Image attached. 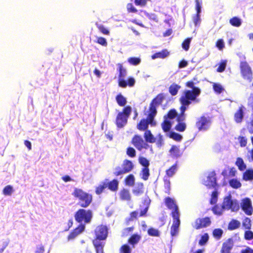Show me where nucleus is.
Wrapping results in <instances>:
<instances>
[{
	"label": "nucleus",
	"instance_id": "obj_1",
	"mask_svg": "<svg viewBox=\"0 0 253 253\" xmlns=\"http://www.w3.org/2000/svg\"><path fill=\"white\" fill-rule=\"evenodd\" d=\"M75 219L80 224L68 235V240H72L83 232L85 229V224L89 223L92 218L90 210L80 209L74 214Z\"/></svg>",
	"mask_w": 253,
	"mask_h": 253
},
{
	"label": "nucleus",
	"instance_id": "obj_2",
	"mask_svg": "<svg viewBox=\"0 0 253 253\" xmlns=\"http://www.w3.org/2000/svg\"><path fill=\"white\" fill-rule=\"evenodd\" d=\"M165 98V96L163 93L158 94L154 99H152L150 103L149 109L147 111L146 118H143L141 119V124H146L147 123H150L154 124V119L157 114V107L162 104L163 101Z\"/></svg>",
	"mask_w": 253,
	"mask_h": 253
},
{
	"label": "nucleus",
	"instance_id": "obj_3",
	"mask_svg": "<svg viewBox=\"0 0 253 253\" xmlns=\"http://www.w3.org/2000/svg\"><path fill=\"white\" fill-rule=\"evenodd\" d=\"M72 195L78 199V204L82 208L88 207L92 201V196L82 189L75 188L72 193Z\"/></svg>",
	"mask_w": 253,
	"mask_h": 253
},
{
	"label": "nucleus",
	"instance_id": "obj_4",
	"mask_svg": "<svg viewBox=\"0 0 253 253\" xmlns=\"http://www.w3.org/2000/svg\"><path fill=\"white\" fill-rule=\"evenodd\" d=\"M108 234V229L106 225H99L97 226L94 230L95 238L92 241V244L94 247V244H100L103 245L102 249H104L105 243L100 242L105 240Z\"/></svg>",
	"mask_w": 253,
	"mask_h": 253
},
{
	"label": "nucleus",
	"instance_id": "obj_5",
	"mask_svg": "<svg viewBox=\"0 0 253 253\" xmlns=\"http://www.w3.org/2000/svg\"><path fill=\"white\" fill-rule=\"evenodd\" d=\"M131 112V107L130 106L125 107L122 112H120L116 119V125L118 127L122 128L127 123V119Z\"/></svg>",
	"mask_w": 253,
	"mask_h": 253
},
{
	"label": "nucleus",
	"instance_id": "obj_6",
	"mask_svg": "<svg viewBox=\"0 0 253 253\" xmlns=\"http://www.w3.org/2000/svg\"><path fill=\"white\" fill-rule=\"evenodd\" d=\"M239 68L242 78L249 83L252 82L253 79V72L249 63L246 61H241Z\"/></svg>",
	"mask_w": 253,
	"mask_h": 253
},
{
	"label": "nucleus",
	"instance_id": "obj_7",
	"mask_svg": "<svg viewBox=\"0 0 253 253\" xmlns=\"http://www.w3.org/2000/svg\"><path fill=\"white\" fill-rule=\"evenodd\" d=\"M141 122V119L137 125V128L140 131H145V132L144 133V137L146 142L151 143H154L155 142L156 139L154 137L153 135L152 134L151 131L148 129V128L149 125H150V126H155L157 124L156 122L154 120V124L150 123H147L146 125L145 124H140Z\"/></svg>",
	"mask_w": 253,
	"mask_h": 253
},
{
	"label": "nucleus",
	"instance_id": "obj_8",
	"mask_svg": "<svg viewBox=\"0 0 253 253\" xmlns=\"http://www.w3.org/2000/svg\"><path fill=\"white\" fill-rule=\"evenodd\" d=\"M134 168L132 162L129 160L125 159L123 161L121 166H117L113 172L115 176H118L130 172Z\"/></svg>",
	"mask_w": 253,
	"mask_h": 253
},
{
	"label": "nucleus",
	"instance_id": "obj_9",
	"mask_svg": "<svg viewBox=\"0 0 253 253\" xmlns=\"http://www.w3.org/2000/svg\"><path fill=\"white\" fill-rule=\"evenodd\" d=\"M211 123V118L203 115L197 119L195 126L199 131H206L209 128Z\"/></svg>",
	"mask_w": 253,
	"mask_h": 253
},
{
	"label": "nucleus",
	"instance_id": "obj_10",
	"mask_svg": "<svg viewBox=\"0 0 253 253\" xmlns=\"http://www.w3.org/2000/svg\"><path fill=\"white\" fill-rule=\"evenodd\" d=\"M222 209L224 210H231L232 211H237L240 209L239 203L237 200H232L231 196L229 195L226 197L222 204Z\"/></svg>",
	"mask_w": 253,
	"mask_h": 253
},
{
	"label": "nucleus",
	"instance_id": "obj_11",
	"mask_svg": "<svg viewBox=\"0 0 253 253\" xmlns=\"http://www.w3.org/2000/svg\"><path fill=\"white\" fill-rule=\"evenodd\" d=\"M192 96H188V94L185 96L181 95L179 98V102L181 106L179 108L180 113L185 114V111L187 109L189 105H190L192 102H198V99L192 98Z\"/></svg>",
	"mask_w": 253,
	"mask_h": 253
},
{
	"label": "nucleus",
	"instance_id": "obj_12",
	"mask_svg": "<svg viewBox=\"0 0 253 253\" xmlns=\"http://www.w3.org/2000/svg\"><path fill=\"white\" fill-rule=\"evenodd\" d=\"M185 85L192 89L184 90L182 95L185 96V95L188 94V96H192L193 97L192 98L197 99V97L201 93V89L194 86V83L192 81L187 82L185 84Z\"/></svg>",
	"mask_w": 253,
	"mask_h": 253
},
{
	"label": "nucleus",
	"instance_id": "obj_13",
	"mask_svg": "<svg viewBox=\"0 0 253 253\" xmlns=\"http://www.w3.org/2000/svg\"><path fill=\"white\" fill-rule=\"evenodd\" d=\"M165 203L169 209L172 210L171 212L172 217L179 216L178 206L176 205V202L173 199L167 197L165 199Z\"/></svg>",
	"mask_w": 253,
	"mask_h": 253
},
{
	"label": "nucleus",
	"instance_id": "obj_14",
	"mask_svg": "<svg viewBox=\"0 0 253 253\" xmlns=\"http://www.w3.org/2000/svg\"><path fill=\"white\" fill-rule=\"evenodd\" d=\"M131 143L139 151L143 148L146 149L148 146L141 136L137 134L134 135L132 137Z\"/></svg>",
	"mask_w": 253,
	"mask_h": 253
},
{
	"label": "nucleus",
	"instance_id": "obj_15",
	"mask_svg": "<svg viewBox=\"0 0 253 253\" xmlns=\"http://www.w3.org/2000/svg\"><path fill=\"white\" fill-rule=\"evenodd\" d=\"M211 224V220L209 217L204 218H198L195 221L194 228L196 229H199L210 226Z\"/></svg>",
	"mask_w": 253,
	"mask_h": 253
},
{
	"label": "nucleus",
	"instance_id": "obj_16",
	"mask_svg": "<svg viewBox=\"0 0 253 253\" xmlns=\"http://www.w3.org/2000/svg\"><path fill=\"white\" fill-rule=\"evenodd\" d=\"M242 210L248 215H251L253 213V208L251 201L248 198H246L243 200L241 205Z\"/></svg>",
	"mask_w": 253,
	"mask_h": 253
},
{
	"label": "nucleus",
	"instance_id": "obj_17",
	"mask_svg": "<svg viewBox=\"0 0 253 253\" xmlns=\"http://www.w3.org/2000/svg\"><path fill=\"white\" fill-rule=\"evenodd\" d=\"M245 110V107L241 105L235 112L234 115V120L236 123L240 124L243 122Z\"/></svg>",
	"mask_w": 253,
	"mask_h": 253
},
{
	"label": "nucleus",
	"instance_id": "obj_18",
	"mask_svg": "<svg viewBox=\"0 0 253 253\" xmlns=\"http://www.w3.org/2000/svg\"><path fill=\"white\" fill-rule=\"evenodd\" d=\"M107 180L108 179H105V181L106 188H107L112 192H117L119 189V181L116 179H113L111 181L106 182Z\"/></svg>",
	"mask_w": 253,
	"mask_h": 253
},
{
	"label": "nucleus",
	"instance_id": "obj_19",
	"mask_svg": "<svg viewBox=\"0 0 253 253\" xmlns=\"http://www.w3.org/2000/svg\"><path fill=\"white\" fill-rule=\"evenodd\" d=\"M173 219V223L171 226L170 235L171 236H174L178 233V228L180 225L179 216L177 217H172Z\"/></svg>",
	"mask_w": 253,
	"mask_h": 253
},
{
	"label": "nucleus",
	"instance_id": "obj_20",
	"mask_svg": "<svg viewBox=\"0 0 253 253\" xmlns=\"http://www.w3.org/2000/svg\"><path fill=\"white\" fill-rule=\"evenodd\" d=\"M207 184L209 188H215L217 186L216 174L214 171L211 172L207 177Z\"/></svg>",
	"mask_w": 253,
	"mask_h": 253
},
{
	"label": "nucleus",
	"instance_id": "obj_21",
	"mask_svg": "<svg viewBox=\"0 0 253 253\" xmlns=\"http://www.w3.org/2000/svg\"><path fill=\"white\" fill-rule=\"evenodd\" d=\"M233 247V241L232 239H228L224 242L221 249V253H230Z\"/></svg>",
	"mask_w": 253,
	"mask_h": 253
},
{
	"label": "nucleus",
	"instance_id": "obj_22",
	"mask_svg": "<svg viewBox=\"0 0 253 253\" xmlns=\"http://www.w3.org/2000/svg\"><path fill=\"white\" fill-rule=\"evenodd\" d=\"M196 3V14L194 18V23L196 26L200 22V13L201 11V1L199 0H195Z\"/></svg>",
	"mask_w": 253,
	"mask_h": 253
},
{
	"label": "nucleus",
	"instance_id": "obj_23",
	"mask_svg": "<svg viewBox=\"0 0 253 253\" xmlns=\"http://www.w3.org/2000/svg\"><path fill=\"white\" fill-rule=\"evenodd\" d=\"M141 238V237L140 235L134 234L129 238L127 242L133 248L139 242Z\"/></svg>",
	"mask_w": 253,
	"mask_h": 253
},
{
	"label": "nucleus",
	"instance_id": "obj_24",
	"mask_svg": "<svg viewBox=\"0 0 253 253\" xmlns=\"http://www.w3.org/2000/svg\"><path fill=\"white\" fill-rule=\"evenodd\" d=\"M120 199L123 201H129L131 199L130 194L128 189H122L119 193Z\"/></svg>",
	"mask_w": 253,
	"mask_h": 253
},
{
	"label": "nucleus",
	"instance_id": "obj_25",
	"mask_svg": "<svg viewBox=\"0 0 253 253\" xmlns=\"http://www.w3.org/2000/svg\"><path fill=\"white\" fill-rule=\"evenodd\" d=\"M169 152L173 158H178L182 155V152L180 150L178 147L173 145L171 146L170 149L169 150Z\"/></svg>",
	"mask_w": 253,
	"mask_h": 253
},
{
	"label": "nucleus",
	"instance_id": "obj_26",
	"mask_svg": "<svg viewBox=\"0 0 253 253\" xmlns=\"http://www.w3.org/2000/svg\"><path fill=\"white\" fill-rule=\"evenodd\" d=\"M135 182V177L132 174L127 175L124 179V183L126 185L129 187L133 186Z\"/></svg>",
	"mask_w": 253,
	"mask_h": 253
},
{
	"label": "nucleus",
	"instance_id": "obj_27",
	"mask_svg": "<svg viewBox=\"0 0 253 253\" xmlns=\"http://www.w3.org/2000/svg\"><path fill=\"white\" fill-rule=\"evenodd\" d=\"M169 55V52L166 49L161 50L160 52L154 53L152 56L153 59L155 58H164Z\"/></svg>",
	"mask_w": 253,
	"mask_h": 253
},
{
	"label": "nucleus",
	"instance_id": "obj_28",
	"mask_svg": "<svg viewBox=\"0 0 253 253\" xmlns=\"http://www.w3.org/2000/svg\"><path fill=\"white\" fill-rule=\"evenodd\" d=\"M240 222L236 219H232L228 223L227 228L229 230H234L240 226Z\"/></svg>",
	"mask_w": 253,
	"mask_h": 253
},
{
	"label": "nucleus",
	"instance_id": "obj_29",
	"mask_svg": "<svg viewBox=\"0 0 253 253\" xmlns=\"http://www.w3.org/2000/svg\"><path fill=\"white\" fill-rule=\"evenodd\" d=\"M116 100L118 104L121 107L125 106L127 102L126 99L121 93L116 96Z\"/></svg>",
	"mask_w": 253,
	"mask_h": 253
},
{
	"label": "nucleus",
	"instance_id": "obj_30",
	"mask_svg": "<svg viewBox=\"0 0 253 253\" xmlns=\"http://www.w3.org/2000/svg\"><path fill=\"white\" fill-rule=\"evenodd\" d=\"M180 88V85L173 83L169 86V92L170 93V94L172 96H174L177 94V93Z\"/></svg>",
	"mask_w": 253,
	"mask_h": 253
},
{
	"label": "nucleus",
	"instance_id": "obj_31",
	"mask_svg": "<svg viewBox=\"0 0 253 253\" xmlns=\"http://www.w3.org/2000/svg\"><path fill=\"white\" fill-rule=\"evenodd\" d=\"M164 187L165 188V192L168 195H169L170 193V182L166 176H165L164 178Z\"/></svg>",
	"mask_w": 253,
	"mask_h": 253
},
{
	"label": "nucleus",
	"instance_id": "obj_32",
	"mask_svg": "<svg viewBox=\"0 0 253 253\" xmlns=\"http://www.w3.org/2000/svg\"><path fill=\"white\" fill-rule=\"evenodd\" d=\"M141 178L146 181L147 180L150 176V170L149 168H143L140 172Z\"/></svg>",
	"mask_w": 253,
	"mask_h": 253
},
{
	"label": "nucleus",
	"instance_id": "obj_33",
	"mask_svg": "<svg viewBox=\"0 0 253 253\" xmlns=\"http://www.w3.org/2000/svg\"><path fill=\"white\" fill-rule=\"evenodd\" d=\"M162 128L164 132H169L171 127V123L166 119L161 124Z\"/></svg>",
	"mask_w": 253,
	"mask_h": 253
},
{
	"label": "nucleus",
	"instance_id": "obj_34",
	"mask_svg": "<svg viewBox=\"0 0 253 253\" xmlns=\"http://www.w3.org/2000/svg\"><path fill=\"white\" fill-rule=\"evenodd\" d=\"M177 169V165L175 164L166 170V176L168 177H172L175 173Z\"/></svg>",
	"mask_w": 253,
	"mask_h": 253
},
{
	"label": "nucleus",
	"instance_id": "obj_35",
	"mask_svg": "<svg viewBox=\"0 0 253 253\" xmlns=\"http://www.w3.org/2000/svg\"><path fill=\"white\" fill-rule=\"evenodd\" d=\"M95 25L99 31L103 34L105 35H109L110 31L104 25L99 24L98 22L95 23Z\"/></svg>",
	"mask_w": 253,
	"mask_h": 253
},
{
	"label": "nucleus",
	"instance_id": "obj_36",
	"mask_svg": "<svg viewBox=\"0 0 253 253\" xmlns=\"http://www.w3.org/2000/svg\"><path fill=\"white\" fill-rule=\"evenodd\" d=\"M229 23L232 26L236 27L240 26L242 24L241 19L237 16H234L231 18L229 20Z\"/></svg>",
	"mask_w": 253,
	"mask_h": 253
},
{
	"label": "nucleus",
	"instance_id": "obj_37",
	"mask_svg": "<svg viewBox=\"0 0 253 253\" xmlns=\"http://www.w3.org/2000/svg\"><path fill=\"white\" fill-rule=\"evenodd\" d=\"M119 72V78H124L126 75V70L121 63L117 64Z\"/></svg>",
	"mask_w": 253,
	"mask_h": 253
},
{
	"label": "nucleus",
	"instance_id": "obj_38",
	"mask_svg": "<svg viewBox=\"0 0 253 253\" xmlns=\"http://www.w3.org/2000/svg\"><path fill=\"white\" fill-rule=\"evenodd\" d=\"M235 164L238 167L239 169L241 171L244 170L246 169V166L241 158H237Z\"/></svg>",
	"mask_w": 253,
	"mask_h": 253
},
{
	"label": "nucleus",
	"instance_id": "obj_39",
	"mask_svg": "<svg viewBox=\"0 0 253 253\" xmlns=\"http://www.w3.org/2000/svg\"><path fill=\"white\" fill-rule=\"evenodd\" d=\"M243 179L246 180H251L253 179V170L248 169L243 174Z\"/></svg>",
	"mask_w": 253,
	"mask_h": 253
},
{
	"label": "nucleus",
	"instance_id": "obj_40",
	"mask_svg": "<svg viewBox=\"0 0 253 253\" xmlns=\"http://www.w3.org/2000/svg\"><path fill=\"white\" fill-rule=\"evenodd\" d=\"M218 193L216 189H215L211 193L210 203L211 205H214L216 203L218 199Z\"/></svg>",
	"mask_w": 253,
	"mask_h": 253
},
{
	"label": "nucleus",
	"instance_id": "obj_41",
	"mask_svg": "<svg viewBox=\"0 0 253 253\" xmlns=\"http://www.w3.org/2000/svg\"><path fill=\"white\" fill-rule=\"evenodd\" d=\"M175 129L179 132H183L186 128V124L184 122H179L175 126Z\"/></svg>",
	"mask_w": 253,
	"mask_h": 253
},
{
	"label": "nucleus",
	"instance_id": "obj_42",
	"mask_svg": "<svg viewBox=\"0 0 253 253\" xmlns=\"http://www.w3.org/2000/svg\"><path fill=\"white\" fill-rule=\"evenodd\" d=\"M177 113L175 109H171L169 110L167 115L164 118L166 119L168 118L170 120L174 119L177 116Z\"/></svg>",
	"mask_w": 253,
	"mask_h": 253
},
{
	"label": "nucleus",
	"instance_id": "obj_43",
	"mask_svg": "<svg viewBox=\"0 0 253 253\" xmlns=\"http://www.w3.org/2000/svg\"><path fill=\"white\" fill-rule=\"evenodd\" d=\"M143 184L142 183H138L137 186L135 189L132 190L133 193L135 195H138L143 192Z\"/></svg>",
	"mask_w": 253,
	"mask_h": 253
},
{
	"label": "nucleus",
	"instance_id": "obj_44",
	"mask_svg": "<svg viewBox=\"0 0 253 253\" xmlns=\"http://www.w3.org/2000/svg\"><path fill=\"white\" fill-rule=\"evenodd\" d=\"M13 191L14 190L12 186L10 185H8L3 189L2 193L5 196H10Z\"/></svg>",
	"mask_w": 253,
	"mask_h": 253
},
{
	"label": "nucleus",
	"instance_id": "obj_45",
	"mask_svg": "<svg viewBox=\"0 0 253 253\" xmlns=\"http://www.w3.org/2000/svg\"><path fill=\"white\" fill-rule=\"evenodd\" d=\"M230 186L234 189H237L241 186L240 182L236 179H232L229 181Z\"/></svg>",
	"mask_w": 253,
	"mask_h": 253
},
{
	"label": "nucleus",
	"instance_id": "obj_46",
	"mask_svg": "<svg viewBox=\"0 0 253 253\" xmlns=\"http://www.w3.org/2000/svg\"><path fill=\"white\" fill-rule=\"evenodd\" d=\"M148 234L150 236L159 237L160 236L159 231L153 227L149 228L147 230Z\"/></svg>",
	"mask_w": 253,
	"mask_h": 253
},
{
	"label": "nucleus",
	"instance_id": "obj_47",
	"mask_svg": "<svg viewBox=\"0 0 253 253\" xmlns=\"http://www.w3.org/2000/svg\"><path fill=\"white\" fill-rule=\"evenodd\" d=\"M223 230L220 228H216L213 230L212 234L213 236L216 239L219 240L221 238L223 234Z\"/></svg>",
	"mask_w": 253,
	"mask_h": 253
},
{
	"label": "nucleus",
	"instance_id": "obj_48",
	"mask_svg": "<svg viewBox=\"0 0 253 253\" xmlns=\"http://www.w3.org/2000/svg\"><path fill=\"white\" fill-rule=\"evenodd\" d=\"M139 164L143 167V168H149L150 163L149 161L144 157H139L138 158Z\"/></svg>",
	"mask_w": 253,
	"mask_h": 253
},
{
	"label": "nucleus",
	"instance_id": "obj_49",
	"mask_svg": "<svg viewBox=\"0 0 253 253\" xmlns=\"http://www.w3.org/2000/svg\"><path fill=\"white\" fill-rule=\"evenodd\" d=\"M127 61L131 65L136 66L140 64L141 59L139 57H132L128 58Z\"/></svg>",
	"mask_w": 253,
	"mask_h": 253
},
{
	"label": "nucleus",
	"instance_id": "obj_50",
	"mask_svg": "<svg viewBox=\"0 0 253 253\" xmlns=\"http://www.w3.org/2000/svg\"><path fill=\"white\" fill-rule=\"evenodd\" d=\"M191 40L192 38H187L183 41L182 43V47L185 51H188L189 50Z\"/></svg>",
	"mask_w": 253,
	"mask_h": 253
},
{
	"label": "nucleus",
	"instance_id": "obj_51",
	"mask_svg": "<svg viewBox=\"0 0 253 253\" xmlns=\"http://www.w3.org/2000/svg\"><path fill=\"white\" fill-rule=\"evenodd\" d=\"M106 188V185H105V182H103L101 183V184L98 185L97 187L95 188V193L97 195H100L101 194L103 191Z\"/></svg>",
	"mask_w": 253,
	"mask_h": 253
},
{
	"label": "nucleus",
	"instance_id": "obj_52",
	"mask_svg": "<svg viewBox=\"0 0 253 253\" xmlns=\"http://www.w3.org/2000/svg\"><path fill=\"white\" fill-rule=\"evenodd\" d=\"M242 225L245 229L250 230L252 226L251 219L248 217H246L243 221Z\"/></svg>",
	"mask_w": 253,
	"mask_h": 253
},
{
	"label": "nucleus",
	"instance_id": "obj_53",
	"mask_svg": "<svg viewBox=\"0 0 253 253\" xmlns=\"http://www.w3.org/2000/svg\"><path fill=\"white\" fill-rule=\"evenodd\" d=\"M131 249L127 244H124L120 249V253H131Z\"/></svg>",
	"mask_w": 253,
	"mask_h": 253
},
{
	"label": "nucleus",
	"instance_id": "obj_54",
	"mask_svg": "<svg viewBox=\"0 0 253 253\" xmlns=\"http://www.w3.org/2000/svg\"><path fill=\"white\" fill-rule=\"evenodd\" d=\"M126 153L127 155L131 158H134L136 156V151L135 149L131 147H128L126 149Z\"/></svg>",
	"mask_w": 253,
	"mask_h": 253
},
{
	"label": "nucleus",
	"instance_id": "obj_55",
	"mask_svg": "<svg viewBox=\"0 0 253 253\" xmlns=\"http://www.w3.org/2000/svg\"><path fill=\"white\" fill-rule=\"evenodd\" d=\"M222 209H222V208H221L219 206L216 205H214L212 208L211 210L214 214L218 215H220L222 213Z\"/></svg>",
	"mask_w": 253,
	"mask_h": 253
},
{
	"label": "nucleus",
	"instance_id": "obj_56",
	"mask_svg": "<svg viewBox=\"0 0 253 253\" xmlns=\"http://www.w3.org/2000/svg\"><path fill=\"white\" fill-rule=\"evenodd\" d=\"M208 240L209 235L207 233H205L201 236L199 241V244L201 246L204 245L208 242Z\"/></svg>",
	"mask_w": 253,
	"mask_h": 253
},
{
	"label": "nucleus",
	"instance_id": "obj_57",
	"mask_svg": "<svg viewBox=\"0 0 253 253\" xmlns=\"http://www.w3.org/2000/svg\"><path fill=\"white\" fill-rule=\"evenodd\" d=\"M215 46L219 50H222L225 47L223 40L221 39L217 40L215 43Z\"/></svg>",
	"mask_w": 253,
	"mask_h": 253
},
{
	"label": "nucleus",
	"instance_id": "obj_58",
	"mask_svg": "<svg viewBox=\"0 0 253 253\" xmlns=\"http://www.w3.org/2000/svg\"><path fill=\"white\" fill-rule=\"evenodd\" d=\"M226 66V60L222 61L220 63L219 66L218 67V68L216 69L217 72H220V73L223 72L225 69Z\"/></svg>",
	"mask_w": 253,
	"mask_h": 253
},
{
	"label": "nucleus",
	"instance_id": "obj_59",
	"mask_svg": "<svg viewBox=\"0 0 253 253\" xmlns=\"http://www.w3.org/2000/svg\"><path fill=\"white\" fill-rule=\"evenodd\" d=\"M170 137L174 140L178 141H180L182 138V137L180 134L175 132H171L170 134Z\"/></svg>",
	"mask_w": 253,
	"mask_h": 253
},
{
	"label": "nucleus",
	"instance_id": "obj_60",
	"mask_svg": "<svg viewBox=\"0 0 253 253\" xmlns=\"http://www.w3.org/2000/svg\"><path fill=\"white\" fill-rule=\"evenodd\" d=\"M97 43L104 46H106L107 45V42L105 38L103 37H98L97 39L96 42Z\"/></svg>",
	"mask_w": 253,
	"mask_h": 253
},
{
	"label": "nucleus",
	"instance_id": "obj_61",
	"mask_svg": "<svg viewBox=\"0 0 253 253\" xmlns=\"http://www.w3.org/2000/svg\"><path fill=\"white\" fill-rule=\"evenodd\" d=\"M213 88L214 91L217 93H220L223 90V87L220 84H214L213 85Z\"/></svg>",
	"mask_w": 253,
	"mask_h": 253
},
{
	"label": "nucleus",
	"instance_id": "obj_62",
	"mask_svg": "<svg viewBox=\"0 0 253 253\" xmlns=\"http://www.w3.org/2000/svg\"><path fill=\"white\" fill-rule=\"evenodd\" d=\"M244 238L247 240H251L253 239V232L251 230H247L245 232Z\"/></svg>",
	"mask_w": 253,
	"mask_h": 253
},
{
	"label": "nucleus",
	"instance_id": "obj_63",
	"mask_svg": "<svg viewBox=\"0 0 253 253\" xmlns=\"http://www.w3.org/2000/svg\"><path fill=\"white\" fill-rule=\"evenodd\" d=\"M251 107L252 108V118L250 121V127L249 129V131L250 133L253 134V102L251 103Z\"/></svg>",
	"mask_w": 253,
	"mask_h": 253
},
{
	"label": "nucleus",
	"instance_id": "obj_64",
	"mask_svg": "<svg viewBox=\"0 0 253 253\" xmlns=\"http://www.w3.org/2000/svg\"><path fill=\"white\" fill-rule=\"evenodd\" d=\"M103 245L100 244H94V248L96 253H104V249H102Z\"/></svg>",
	"mask_w": 253,
	"mask_h": 253
}]
</instances>
